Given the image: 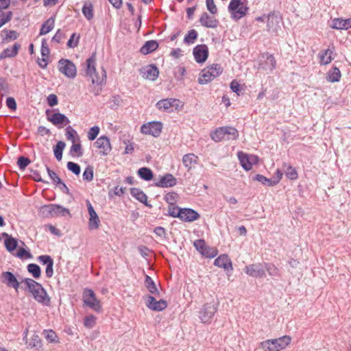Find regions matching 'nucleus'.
I'll return each instance as SVG.
<instances>
[{"label":"nucleus","instance_id":"49","mask_svg":"<svg viewBox=\"0 0 351 351\" xmlns=\"http://www.w3.org/2000/svg\"><path fill=\"white\" fill-rule=\"evenodd\" d=\"M202 254L207 258H214L217 254V250L206 245Z\"/></svg>","mask_w":351,"mask_h":351},{"label":"nucleus","instance_id":"24","mask_svg":"<svg viewBox=\"0 0 351 351\" xmlns=\"http://www.w3.org/2000/svg\"><path fill=\"white\" fill-rule=\"evenodd\" d=\"M214 264L215 266L222 267L227 271L232 269L231 260L226 254L220 255L215 260Z\"/></svg>","mask_w":351,"mask_h":351},{"label":"nucleus","instance_id":"30","mask_svg":"<svg viewBox=\"0 0 351 351\" xmlns=\"http://www.w3.org/2000/svg\"><path fill=\"white\" fill-rule=\"evenodd\" d=\"M197 160L198 157L194 154H187L182 157V162L188 170L192 169L197 163Z\"/></svg>","mask_w":351,"mask_h":351},{"label":"nucleus","instance_id":"50","mask_svg":"<svg viewBox=\"0 0 351 351\" xmlns=\"http://www.w3.org/2000/svg\"><path fill=\"white\" fill-rule=\"evenodd\" d=\"M80 35L76 33H73L67 42V46L69 48H75L78 45Z\"/></svg>","mask_w":351,"mask_h":351},{"label":"nucleus","instance_id":"45","mask_svg":"<svg viewBox=\"0 0 351 351\" xmlns=\"http://www.w3.org/2000/svg\"><path fill=\"white\" fill-rule=\"evenodd\" d=\"M285 173L287 178L292 180L298 178V172L294 167L287 165H285Z\"/></svg>","mask_w":351,"mask_h":351},{"label":"nucleus","instance_id":"26","mask_svg":"<svg viewBox=\"0 0 351 351\" xmlns=\"http://www.w3.org/2000/svg\"><path fill=\"white\" fill-rule=\"evenodd\" d=\"M262 58L265 60L264 63L263 64V69L265 70L269 69L272 71L276 65V59L272 54H269V53H265L262 55Z\"/></svg>","mask_w":351,"mask_h":351},{"label":"nucleus","instance_id":"47","mask_svg":"<svg viewBox=\"0 0 351 351\" xmlns=\"http://www.w3.org/2000/svg\"><path fill=\"white\" fill-rule=\"evenodd\" d=\"M178 194L175 192L167 193L165 195V200L169 204V205L176 204L178 198Z\"/></svg>","mask_w":351,"mask_h":351},{"label":"nucleus","instance_id":"25","mask_svg":"<svg viewBox=\"0 0 351 351\" xmlns=\"http://www.w3.org/2000/svg\"><path fill=\"white\" fill-rule=\"evenodd\" d=\"M130 194L132 197L136 198L138 201L145 204L146 206L151 208L152 205L147 202V195L140 189L131 188Z\"/></svg>","mask_w":351,"mask_h":351},{"label":"nucleus","instance_id":"16","mask_svg":"<svg viewBox=\"0 0 351 351\" xmlns=\"http://www.w3.org/2000/svg\"><path fill=\"white\" fill-rule=\"evenodd\" d=\"M87 208L88 211V214L90 215L89 221H88V228L90 230H96L99 228L100 220L99 218L94 210L91 203L87 200L86 201Z\"/></svg>","mask_w":351,"mask_h":351},{"label":"nucleus","instance_id":"18","mask_svg":"<svg viewBox=\"0 0 351 351\" xmlns=\"http://www.w3.org/2000/svg\"><path fill=\"white\" fill-rule=\"evenodd\" d=\"M177 184V179L171 173H165L160 180L154 182V186L160 188L173 187Z\"/></svg>","mask_w":351,"mask_h":351},{"label":"nucleus","instance_id":"5","mask_svg":"<svg viewBox=\"0 0 351 351\" xmlns=\"http://www.w3.org/2000/svg\"><path fill=\"white\" fill-rule=\"evenodd\" d=\"M39 213L45 218H51L58 216L64 217L66 215L71 216L68 208L59 204H46L40 208Z\"/></svg>","mask_w":351,"mask_h":351},{"label":"nucleus","instance_id":"63","mask_svg":"<svg viewBox=\"0 0 351 351\" xmlns=\"http://www.w3.org/2000/svg\"><path fill=\"white\" fill-rule=\"evenodd\" d=\"M16 256L19 258H32V254L31 253L26 250L25 248H20Z\"/></svg>","mask_w":351,"mask_h":351},{"label":"nucleus","instance_id":"56","mask_svg":"<svg viewBox=\"0 0 351 351\" xmlns=\"http://www.w3.org/2000/svg\"><path fill=\"white\" fill-rule=\"evenodd\" d=\"M46 169H47V173H48L49 178H51V180L53 181V182L55 184L58 185L59 183H60L62 180L56 174V173L55 171H53V170L50 169L49 167H48L47 166L46 167Z\"/></svg>","mask_w":351,"mask_h":351},{"label":"nucleus","instance_id":"36","mask_svg":"<svg viewBox=\"0 0 351 351\" xmlns=\"http://www.w3.org/2000/svg\"><path fill=\"white\" fill-rule=\"evenodd\" d=\"M54 18L50 17L43 25L40 30V35H45L51 32L54 27Z\"/></svg>","mask_w":351,"mask_h":351},{"label":"nucleus","instance_id":"41","mask_svg":"<svg viewBox=\"0 0 351 351\" xmlns=\"http://www.w3.org/2000/svg\"><path fill=\"white\" fill-rule=\"evenodd\" d=\"M341 77V74L340 70L335 66L332 69V71L331 73H328V81L330 82H339Z\"/></svg>","mask_w":351,"mask_h":351},{"label":"nucleus","instance_id":"19","mask_svg":"<svg viewBox=\"0 0 351 351\" xmlns=\"http://www.w3.org/2000/svg\"><path fill=\"white\" fill-rule=\"evenodd\" d=\"M197 212L192 208H184L180 209V215L179 219L183 221L192 222L199 218Z\"/></svg>","mask_w":351,"mask_h":351},{"label":"nucleus","instance_id":"17","mask_svg":"<svg viewBox=\"0 0 351 351\" xmlns=\"http://www.w3.org/2000/svg\"><path fill=\"white\" fill-rule=\"evenodd\" d=\"M95 145L99 149L103 156L108 155L112 149L110 138L106 136H101L95 142Z\"/></svg>","mask_w":351,"mask_h":351},{"label":"nucleus","instance_id":"62","mask_svg":"<svg viewBox=\"0 0 351 351\" xmlns=\"http://www.w3.org/2000/svg\"><path fill=\"white\" fill-rule=\"evenodd\" d=\"M49 49L47 46V40L45 38H43L42 40V45H41V55L43 57L48 58L49 55Z\"/></svg>","mask_w":351,"mask_h":351},{"label":"nucleus","instance_id":"38","mask_svg":"<svg viewBox=\"0 0 351 351\" xmlns=\"http://www.w3.org/2000/svg\"><path fill=\"white\" fill-rule=\"evenodd\" d=\"M238 157L240 160L241 166L246 171H249L252 168V164L249 161L248 156L242 152H239Z\"/></svg>","mask_w":351,"mask_h":351},{"label":"nucleus","instance_id":"55","mask_svg":"<svg viewBox=\"0 0 351 351\" xmlns=\"http://www.w3.org/2000/svg\"><path fill=\"white\" fill-rule=\"evenodd\" d=\"M344 19L341 18H337L332 20V28L337 29H346Z\"/></svg>","mask_w":351,"mask_h":351},{"label":"nucleus","instance_id":"2","mask_svg":"<svg viewBox=\"0 0 351 351\" xmlns=\"http://www.w3.org/2000/svg\"><path fill=\"white\" fill-rule=\"evenodd\" d=\"M96 52H93L89 58L86 60V75L91 78L93 84L101 85L106 80V71L101 68V75L96 72Z\"/></svg>","mask_w":351,"mask_h":351},{"label":"nucleus","instance_id":"64","mask_svg":"<svg viewBox=\"0 0 351 351\" xmlns=\"http://www.w3.org/2000/svg\"><path fill=\"white\" fill-rule=\"evenodd\" d=\"M206 8L208 10L213 14L217 12V6L214 2V0H206Z\"/></svg>","mask_w":351,"mask_h":351},{"label":"nucleus","instance_id":"54","mask_svg":"<svg viewBox=\"0 0 351 351\" xmlns=\"http://www.w3.org/2000/svg\"><path fill=\"white\" fill-rule=\"evenodd\" d=\"M180 208L176 206L175 204L173 205H169L168 207V212L169 215L172 217H177L179 218V216L180 215Z\"/></svg>","mask_w":351,"mask_h":351},{"label":"nucleus","instance_id":"44","mask_svg":"<svg viewBox=\"0 0 351 351\" xmlns=\"http://www.w3.org/2000/svg\"><path fill=\"white\" fill-rule=\"evenodd\" d=\"M17 244V240L12 237L5 239L4 241L5 247L10 252L14 251L16 248Z\"/></svg>","mask_w":351,"mask_h":351},{"label":"nucleus","instance_id":"48","mask_svg":"<svg viewBox=\"0 0 351 351\" xmlns=\"http://www.w3.org/2000/svg\"><path fill=\"white\" fill-rule=\"evenodd\" d=\"M93 167L88 165L83 173V180L87 182H91L93 180Z\"/></svg>","mask_w":351,"mask_h":351},{"label":"nucleus","instance_id":"43","mask_svg":"<svg viewBox=\"0 0 351 351\" xmlns=\"http://www.w3.org/2000/svg\"><path fill=\"white\" fill-rule=\"evenodd\" d=\"M197 36L198 33L195 29H191L185 36L184 38V42L187 45L193 44L196 40Z\"/></svg>","mask_w":351,"mask_h":351},{"label":"nucleus","instance_id":"57","mask_svg":"<svg viewBox=\"0 0 351 351\" xmlns=\"http://www.w3.org/2000/svg\"><path fill=\"white\" fill-rule=\"evenodd\" d=\"M67 168L69 171L73 172L75 175H79L80 173V166L73 162H67Z\"/></svg>","mask_w":351,"mask_h":351},{"label":"nucleus","instance_id":"52","mask_svg":"<svg viewBox=\"0 0 351 351\" xmlns=\"http://www.w3.org/2000/svg\"><path fill=\"white\" fill-rule=\"evenodd\" d=\"M72 145L70 149V153L73 154V153L76 154V156L81 157L83 156V150L82 147V145L80 143H74Z\"/></svg>","mask_w":351,"mask_h":351},{"label":"nucleus","instance_id":"31","mask_svg":"<svg viewBox=\"0 0 351 351\" xmlns=\"http://www.w3.org/2000/svg\"><path fill=\"white\" fill-rule=\"evenodd\" d=\"M158 47V43L156 40H148L141 48L140 52L142 54L147 55L156 50Z\"/></svg>","mask_w":351,"mask_h":351},{"label":"nucleus","instance_id":"15","mask_svg":"<svg viewBox=\"0 0 351 351\" xmlns=\"http://www.w3.org/2000/svg\"><path fill=\"white\" fill-rule=\"evenodd\" d=\"M140 73L143 77L149 80L154 81L158 77L159 71L154 64H149L143 67L140 70Z\"/></svg>","mask_w":351,"mask_h":351},{"label":"nucleus","instance_id":"32","mask_svg":"<svg viewBox=\"0 0 351 351\" xmlns=\"http://www.w3.org/2000/svg\"><path fill=\"white\" fill-rule=\"evenodd\" d=\"M82 11L84 16L88 21H90L93 19V5L91 2L86 1L84 3Z\"/></svg>","mask_w":351,"mask_h":351},{"label":"nucleus","instance_id":"53","mask_svg":"<svg viewBox=\"0 0 351 351\" xmlns=\"http://www.w3.org/2000/svg\"><path fill=\"white\" fill-rule=\"evenodd\" d=\"M30 160L23 156L19 157L17 160V165L21 170H24L30 164Z\"/></svg>","mask_w":351,"mask_h":351},{"label":"nucleus","instance_id":"3","mask_svg":"<svg viewBox=\"0 0 351 351\" xmlns=\"http://www.w3.org/2000/svg\"><path fill=\"white\" fill-rule=\"evenodd\" d=\"M291 338L285 335L278 339H267L260 343V348L263 351H279L290 344Z\"/></svg>","mask_w":351,"mask_h":351},{"label":"nucleus","instance_id":"39","mask_svg":"<svg viewBox=\"0 0 351 351\" xmlns=\"http://www.w3.org/2000/svg\"><path fill=\"white\" fill-rule=\"evenodd\" d=\"M65 146V143L60 141L53 148L54 156L58 161L61 160L62 158V152Z\"/></svg>","mask_w":351,"mask_h":351},{"label":"nucleus","instance_id":"20","mask_svg":"<svg viewBox=\"0 0 351 351\" xmlns=\"http://www.w3.org/2000/svg\"><path fill=\"white\" fill-rule=\"evenodd\" d=\"M49 110L46 111L47 115V120L55 125H67L70 123L69 119L64 114L60 112H55L51 116L49 115Z\"/></svg>","mask_w":351,"mask_h":351},{"label":"nucleus","instance_id":"7","mask_svg":"<svg viewBox=\"0 0 351 351\" xmlns=\"http://www.w3.org/2000/svg\"><path fill=\"white\" fill-rule=\"evenodd\" d=\"M83 302L85 305L90 307L91 309L96 312H100L101 310V305L100 302L96 298L95 293L90 289H85L83 292Z\"/></svg>","mask_w":351,"mask_h":351},{"label":"nucleus","instance_id":"13","mask_svg":"<svg viewBox=\"0 0 351 351\" xmlns=\"http://www.w3.org/2000/svg\"><path fill=\"white\" fill-rule=\"evenodd\" d=\"M0 278L2 283L6 285L8 287L14 288L18 291L21 282L18 281L13 273L10 271H3L1 274Z\"/></svg>","mask_w":351,"mask_h":351},{"label":"nucleus","instance_id":"27","mask_svg":"<svg viewBox=\"0 0 351 351\" xmlns=\"http://www.w3.org/2000/svg\"><path fill=\"white\" fill-rule=\"evenodd\" d=\"M335 47L332 46V49L328 48L326 50L321 51L319 53V63L322 65H326L331 62L332 60V54L333 53Z\"/></svg>","mask_w":351,"mask_h":351},{"label":"nucleus","instance_id":"46","mask_svg":"<svg viewBox=\"0 0 351 351\" xmlns=\"http://www.w3.org/2000/svg\"><path fill=\"white\" fill-rule=\"evenodd\" d=\"M206 69L212 73L213 76L215 77L219 76L223 71L221 66L219 64H213V65L207 66Z\"/></svg>","mask_w":351,"mask_h":351},{"label":"nucleus","instance_id":"12","mask_svg":"<svg viewBox=\"0 0 351 351\" xmlns=\"http://www.w3.org/2000/svg\"><path fill=\"white\" fill-rule=\"evenodd\" d=\"M146 306L154 311H161L167 307V302L163 299L157 301L154 297L147 295L145 298Z\"/></svg>","mask_w":351,"mask_h":351},{"label":"nucleus","instance_id":"33","mask_svg":"<svg viewBox=\"0 0 351 351\" xmlns=\"http://www.w3.org/2000/svg\"><path fill=\"white\" fill-rule=\"evenodd\" d=\"M145 285L148 291L156 295H159L160 292L152 278L148 275L145 276Z\"/></svg>","mask_w":351,"mask_h":351},{"label":"nucleus","instance_id":"8","mask_svg":"<svg viewBox=\"0 0 351 351\" xmlns=\"http://www.w3.org/2000/svg\"><path fill=\"white\" fill-rule=\"evenodd\" d=\"M217 304H205L199 312V317L202 323H210L217 311Z\"/></svg>","mask_w":351,"mask_h":351},{"label":"nucleus","instance_id":"61","mask_svg":"<svg viewBox=\"0 0 351 351\" xmlns=\"http://www.w3.org/2000/svg\"><path fill=\"white\" fill-rule=\"evenodd\" d=\"M3 18L0 19V27H1L3 25L9 22L12 18V12L9 11L6 13H2Z\"/></svg>","mask_w":351,"mask_h":351},{"label":"nucleus","instance_id":"10","mask_svg":"<svg viewBox=\"0 0 351 351\" xmlns=\"http://www.w3.org/2000/svg\"><path fill=\"white\" fill-rule=\"evenodd\" d=\"M162 130V123L160 121H151L143 124L141 128L143 134L158 137Z\"/></svg>","mask_w":351,"mask_h":351},{"label":"nucleus","instance_id":"9","mask_svg":"<svg viewBox=\"0 0 351 351\" xmlns=\"http://www.w3.org/2000/svg\"><path fill=\"white\" fill-rule=\"evenodd\" d=\"M58 68L59 71L69 78L73 79L77 75L75 65L69 60L60 59L58 61Z\"/></svg>","mask_w":351,"mask_h":351},{"label":"nucleus","instance_id":"35","mask_svg":"<svg viewBox=\"0 0 351 351\" xmlns=\"http://www.w3.org/2000/svg\"><path fill=\"white\" fill-rule=\"evenodd\" d=\"M215 78V77L213 76L212 73L206 68L202 70L200 76L198 78V82L200 84H205L212 81Z\"/></svg>","mask_w":351,"mask_h":351},{"label":"nucleus","instance_id":"29","mask_svg":"<svg viewBox=\"0 0 351 351\" xmlns=\"http://www.w3.org/2000/svg\"><path fill=\"white\" fill-rule=\"evenodd\" d=\"M21 45L19 43H14L12 48H6L1 53L0 59L15 57L18 54Z\"/></svg>","mask_w":351,"mask_h":351},{"label":"nucleus","instance_id":"37","mask_svg":"<svg viewBox=\"0 0 351 351\" xmlns=\"http://www.w3.org/2000/svg\"><path fill=\"white\" fill-rule=\"evenodd\" d=\"M265 269L267 270L268 274L272 278L280 276V270L272 263H264V269Z\"/></svg>","mask_w":351,"mask_h":351},{"label":"nucleus","instance_id":"23","mask_svg":"<svg viewBox=\"0 0 351 351\" xmlns=\"http://www.w3.org/2000/svg\"><path fill=\"white\" fill-rule=\"evenodd\" d=\"M179 100L176 99H165L160 100L156 103V108L160 110L169 112L172 108L176 105Z\"/></svg>","mask_w":351,"mask_h":351},{"label":"nucleus","instance_id":"4","mask_svg":"<svg viewBox=\"0 0 351 351\" xmlns=\"http://www.w3.org/2000/svg\"><path fill=\"white\" fill-rule=\"evenodd\" d=\"M210 137L215 142L236 140L239 137V132L233 127L224 126L216 129L211 133Z\"/></svg>","mask_w":351,"mask_h":351},{"label":"nucleus","instance_id":"14","mask_svg":"<svg viewBox=\"0 0 351 351\" xmlns=\"http://www.w3.org/2000/svg\"><path fill=\"white\" fill-rule=\"evenodd\" d=\"M193 53L197 62L203 63L208 57V48L206 45H198L194 47Z\"/></svg>","mask_w":351,"mask_h":351},{"label":"nucleus","instance_id":"22","mask_svg":"<svg viewBox=\"0 0 351 351\" xmlns=\"http://www.w3.org/2000/svg\"><path fill=\"white\" fill-rule=\"evenodd\" d=\"M199 23L204 27L215 29L219 25V21L213 16H210L206 12H204L199 19Z\"/></svg>","mask_w":351,"mask_h":351},{"label":"nucleus","instance_id":"1","mask_svg":"<svg viewBox=\"0 0 351 351\" xmlns=\"http://www.w3.org/2000/svg\"><path fill=\"white\" fill-rule=\"evenodd\" d=\"M21 283L25 285V287L21 288L28 291L36 302L45 306L50 305L51 298L40 283L29 278H23Z\"/></svg>","mask_w":351,"mask_h":351},{"label":"nucleus","instance_id":"42","mask_svg":"<svg viewBox=\"0 0 351 351\" xmlns=\"http://www.w3.org/2000/svg\"><path fill=\"white\" fill-rule=\"evenodd\" d=\"M253 180H256L264 185L272 186H275V182H274L273 178H267L265 176L261 175V174H256Z\"/></svg>","mask_w":351,"mask_h":351},{"label":"nucleus","instance_id":"28","mask_svg":"<svg viewBox=\"0 0 351 351\" xmlns=\"http://www.w3.org/2000/svg\"><path fill=\"white\" fill-rule=\"evenodd\" d=\"M280 23L279 18L275 14H269L267 16V31L276 32Z\"/></svg>","mask_w":351,"mask_h":351},{"label":"nucleus","instance_id":"59","mask_svg":"<svg viewBox=\"0 0 351 351\" xmlns=\"http://www.w3.org/2000/svg\"><path fill=\"white\" fill-rule=\"evenodd\" d=\"M96 317L93 315H88L84 318V326L92 328L95 324Z\"/></svg>","mask_w":351,"mask_h":351},{"label":"nucleus","instance_id":"21","mask_svg":"<svg viewBox=\"0 0 351 351\" xmlns=\"http://www.w3.org/2000/svg\"><path fill=\"white\" fill-rule=\"evenodd\" d=\"M27 332L28 329H26L23 332V340L25 341V343L27 344V348H33L37 351L40 350L43 343L40 337L37 334H34L28 343L27 339Z\"/></svg>","mask_w":351,"mask_h":351},{"label":"nucleus","instance_id":"40","mask_svg":"<svg viewBox=\"0 0 351 351\" xmlns=\"http://www.w3.org/2000/svg\"><path fill=\"white\" fill-rule=\"evenodd\" d=\"M27 269L28 272L30 273L34 278L37 279L40 277L41 270L37 264L30 263L27 265Z\"/></svg>","mask_w":351,"mask_h":351},{"label":"nucleus","instance_id":"11","mask_svg":"<svg viewBox=\"0 0 351 351\" xmlns=\"http://www.w3.org/2000/svg\"><path fill=\"white\" fill-rule=\"evenodd\" d=\"M244 271L249 276L254 278H263L265 276L264 263H254L245 266Z\"/></svg>","mask_w":351,"mask_h":351},{"label":"nucleus","instance_id":"60","mask_svg":"<svg viewBox=\"0 0 351 351\" xmlns=\"http://www.w3.org/2000/svg\"><path fill=\"white\" fill-rule=\"evenodd\" d=\"M194 247L196 248L197 251H199L201 254L203 252V250L206 247L205 241L203 239H197L195 240L193 243Z\"/></svg>","mask_w":351,"mask_h":351},{"label":"nucleus","instance_id":"58","mask_svg":"<svg viewBox=\"0 0 351 351\" xmlns=\"http://www.w3.org/2000/svg\"><path fill=\"white\" fill-rule=\"evenodd\" d=\"M99 128L98 126L92 127L88 133V138L90 141H94L99 133Z\"/></svg>","mask_w":351,"mask_h":351},{"label":"nucleus","instance_id":"6","mask_svg":"<svg viewBox=\"0 0 351 351\" xmlns=\"http://www.w3.org/2000/svg\"><path fill=\"white\" fill-rule=\"evenodd\" d=\"M249 8L244 5L241 0H231L228 10L231 13L232 18L238 20L246 15Z\"/></svg>","mask_w":351,"mask_h":351},{"label":"nucleus","instance_id":"51","mask_svg":"<svg viewBox=\"0 0 351 351\" xmlns=\"http://www.w3.org/2000/svg\"><path fill=\"white\" fill-rule=\"evenodd\" d=\"M43 333L45 335V337L49 342H50V343L57 342L58 337L53 330H45Z\"/></svg>","mask_w":351,"mask_h":351},{"label":"nucleus","instance_id":"34","mask_svg":"<svg viewBox=\"0 0 351 351\" xmlns=\"http://www.w3.org/2000/svg\"><path fill=\"white\" fill-rule=\"evenodd\" d=\"M137 173L138 176L145 181H150L154 178L152 171L148 167H141L138 170Z\"/></svg>","mask_w":351,"mask_h":351}]
</instances>
